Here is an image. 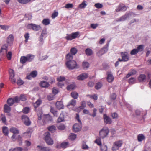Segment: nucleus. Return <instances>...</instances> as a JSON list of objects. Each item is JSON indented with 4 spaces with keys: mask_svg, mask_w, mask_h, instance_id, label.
<instances>
[{
    "mask_svg": "<svg viewBox=\"0 0 151 151\" xmlns=\"http://www.w3.org/2000/svg\"><path fill=\"white\" fill-rule=\"evenodd\" d=\"M146 79V76L144 74L140 75L138 78V80L140 82L143 81Z\"/></svg>",
    "mask_w": 151,
    "mask_h": 151,
    "instance_id": "nucleus-23",
    "label": "nucleus"
},
{
    "mask_svg": "<svg viewBox=\"0 0 151 151\" xmlns=\"http://www.w3.org/2000/svg\"><path fill=\"white\" fill-rule=\"evenodd\" d=\"M27 28L28 29H32L35 31H37L40 29L41 27L39 25L33 24H30L27 25Z\"/></svg>",
    "mask_w": 151,
    "mask_h": 151,
    "instance_id": "nucleus-6",
    "label": "nucleus"
},
{
    "mask_svg": "<svg viewBox=\"0 0 151 151\" xmlns=\"http://www.w3.org/2000/svg\"><path fill=\"white\" fill-rule=\"evenodd\" d=\"M138 52V50L136 49H134L131 51L130 54L132 55H134L137 54Z\"/></svg>",
    "mask_w": 151,
    "mask_h": 151,
    "instance_id": "nucleus-51",
    "label": "nucleus"
},
{
    "mask_svg": "<svg viewBox=\"0 0 151 151\" xmlns=\"http://www.w3.org/2000/svg\"><path fill=\"white\" fill-rule=\"evenodd\" d=\"M22 119L24 124L26 126H29L31 124V122L29 118L26 115H23L22 116Z\"/></svg>",
    "mask_w": 151,
    "mask_h": 151,
    "instance_id": "nucleus-8",
    "label": "nucleus"
},
{
    "mask_svg": "<svg viewBox=\"0 0 151 151\" xmlns=\"http://www.w3.org/2000/svg\"><path fill=\"white\" fill-rule=\"evenodd\" d=\"M17 83L19 85H21L24 83V82L21 79L19 78L17 81Z\"/></svg>",
    "mask_w": 151,
    "mask_h": 151,
    "instance_id": "nucleus-60",
    "label": "nucleus"
},
{
    "mask_svg": "<svg viewBox=\"0 0 151 151\" xmlns=\"http://www.w3.org/2000/svg\"><path fill=\"white\" fill-rule=\"evenodd\" d=\"M108 44H107L103 48L101 49L97 53V55L98 57L101 56L102 55H103L108 51Z\"/></svg>",
    "mask_w": 151,
    "mask_h": 151,
    "instance_id": "nucleus-7",
    "label": "nucleus"
},
{
    "mask_svg": "<svg viewBox=\"0 0 151 151\" xmlns=\"http://www.w3.org/2000/svg\"><path fill=\"white\" fill-rule=\"evenodd\" d=\"M37 148H38V150L39 151H49L50 150L48 147H43L40 145H38Z\"/></svg>",
    "mask_w": 151,
    "mask_h": 151,
    "instance_id": "nucleus-18",
    "label": "nucleus"
},
{
    "mask_svg": "<svg viewBox=\"0 0 151 151\" xmlns=\"http://www.w3.org/2000/svg\"><path fill=\"white\" fill-rule=\"evenodd\" d=\"M127 8L123 4H120L118 6L116 9V11L119 12L120 11H125L126 10Z\"/></svg>",
    "mask_w": 151,
    "mask_h": 151,
    "instance_id": "nucleus-14",
    "label": "nucleus"
},
{
    "mask_svg": "<svg viewBox=\"0 0 151 151\" xmlns=\"http://www.w3.org/2000/svg\"><path fill=\"white\" fill-rule=\"evenodd\" d=\"M88 76V74L87 73H82L77 77V79L79 80H82L87 78Z\"/></svg>",
    "mask_w": 151,
    "mask_h": 151,
    "instance_id": "nucleus-15",
    "label": "nucleus"
},
{
    "mask_svg": "<svg viewBox=\"0 0 151 151\" xmlns=\"http://www.w3.org/2000/svg\"><path fill=\"white\" fill-rule=\"evenodd\" d=\"M104 123L105 124H111L112 122L111 119L106 114H104L103 116Z\"/></svg>",
    "mask_w": 151,
    "mask_h": 151,
    "instance_id": "nucleus-13",
    "label": "nucleus"
},
{
    "mask_svg": "<svg viewBox=\"0 0 151 151\" xmlns=\"http://www.w3.org/2000/svg\"><path fill=\"white\" fill-rule=\"evenodd\" d=\"M22 148L21 147H18L14 148H11L9 149V151H22Z\"/></svg>",
    "mask_w": 151,
    "mask_h": 151,
    "instance_id": "nucleus-36",
    "label": "nucleus"
},
{
    "mask_svg": "<svg viewBox=\"0 0 151 151\" xmlns=\"http://www.w3.org/2000/svg\"><path fill=\"white\" fill-rule=\"evenodd\" d=\"M47 32L45 29H43L41 35L40 36L39 41L40 42H42L43 40V37L47 35Z\"/></svg>",
    "mask_w": 151,
    "mask_h": 151,
    "instance_id": "nucleus-16",
    "label": "nucleus"
},
{
    "mask_svg": "<svg viewBox=\"0 0 151 151\" xmlns=\"http://www.w3.org/2000/svg\"><path fill=\"white\" fill-rule=\"evenodd\" d=\"M42 23L44 24L47 25L50 24V21L49 19H45L43 20Z\"/></svg>",
    "mask_w": 151,
    "mask_h": 151,
    "instance_id": "nucleus-42",
    "label": "nucleus"
},
{
    "mask_svg": "<svg viewBox=\"0 0 151 151\" xmlns=\"http://www.w3.org/2000/svg\"><path fill=\"white\" fill-rule=\"evenodd\" d=\"M114 144L116 145L117 147L119 148L120 147L122 144V142L121 141H119L115 142Z\"/></svg>",
    "mask_w": 151,
    "mask_h": 151,
    "instance_id": "nucleus-39",
    "label": "nucleus"
},
{
    "mask_svg": "<svg viewBox=\"0 0 151 151\" xmlns=\"http://www.w3.org/2000/svg\"><path fill=\"white\" fill-rule=\"evenodd\" d=\"M98 26L97 24H91L90 25V27L93 29H96Z\"/></svg>",
    "mask_w": 151,
    "mask_h": 151,
    "instance_id": "nucleus-52",
    "label": "nucleus"
},
{
    "mask_svg": "<svg viewBox=\"0 0 151 151\" xmlns=\"http://www.w3.org/2000/svg\"><path fill=\"white\" fill-rule=\"evenodd\" d=\"M109 132V129L107 127H104L99 132V136L101 138L104 139L108 134Z\"/></svg>",
    "mask_w": 151,
    "mask_h": 151,
    "instance_id": "nucleus-2",
    "label": "nucleus"
},
{
    "mask_svg": "<svg viewBox=\"0 0 151 151\" xmlns=\"http://www.w3.org/2000/svg\"><path fill=\"white\" fill-rule=\"evenodd\" d=\"M0 27L1 29L5 30H6L8 29L9 27L6 25H0Z\"/></svg>",
    "mask_w": 151,
    "mask_h": 151,
    "instance_id": "nucleus-55",
    "label": "nucleus"
},
{
    "mask_svg": "<svg viewBox=\"0 0 151 151\" xmlns=\"http://www.w3.org/2000/svg\"><path fill=\"white\" fill-rule=\"evenodd\" d=\"M40 86L42 87L47 88L49 86L48 83L45 81H41L40 83Z\"/></svg>",
    "mask_w": 151,
    "mask_h": 151,
    "instance_id": "nucleus-22",
    "label": "nucleus"
},
{
    "mask_svg": "<svg viewBox=\"0 0 151 151\" xmlns=\"http://www.w3.org/2000/svg\"><path fill=\"white\" fill-rule=\"evenodd\" d=\"M20 100L23 101H25L26 99V98L25 96L23 95H21L20 96Z\"/></svg>",
    "mask_w": 151,
    "mask_h": 151,
    "instance_id": "nucleus-61",
    "label": "nucleus"
},
{
    "mask_svg": "<svg viewBox=\"0 0 151 151\" xmlns=\"http://www.w3.org/2000/svg\"><path fill=\"white\" fill-rule=\"evenodd\" d=\"M30 0H17L18 2L23 4H26L29 2Z\"/></svg>",
    "mask_w": 151,
    "mask_h": 151,
    "instance_id": "nucleus-48",
    "label": "nucleus"
},
{
    "mask_svg": "<svg viewBox=\"0 0 151 151\" xmlns=\"http://www.w3.org/2000/svg\"><path fill=\"white\" fill-rule=\"evenodd\" d=\"M85 52L86 54L88 56H91L93 54V52L92 49L89 48H87L85 50Z\"/></svg>",
    "mask_w": 151,
    "mask_h": 151,
    "instance_id": "nucleus-20",
    "label": "nucleus"
},
{
    "mask_svg": "<svg viewBox=\"0 0 151 151\" xmlns=\"http://www.w3.org/2000/svg\"><path fill=\"white\" fill-rule=\"evenodd\" d=\"M3 132L6 135H8V129L6 127H4L3 128Z\"/></svg>",
    "mask_w": 151,
    "mask_h": 151,
    "instance_id": "nucleus-34",
    "label": "nucleus"
},
{
    "mask_svg": "<svg viewBox=\"0 0 151 151\" xmlns=\"http://www.w3.org/2000/svg\"><path fill=\"white\" fill-rule=\"evenodd\" d=\"M10 131L14 134H18L19 133V131L15 128H10Z\"/></svg>",
    "mask_w": 151,
    "mask_h": 151,
    "instance_id": "nucleus-27",
    "label": "nucleus"
},
{
    "mask_svg": "<svg viewBox=\"0 0 151 151\" xmlns=\"http://www.w3.org/2000/svg\"><path fill=\"white\" fill-rule=\"evenodd\" d=\"M73 7V4H72L68 3L65 5L64 7L67 9L72 8Z\"/></svg>",
    "mask_w": 151,
    "mask_h": 151,
    "instance_id": "nucleus-50",
    "label": "nucleus"
},
{
    "mask_svg": "<svg viewBox=\"0 0 151 151\" xmlns=\"http://www.w3.org/2000/svg\"><path fill=\"white\" fill-rule=\"evenodd\" d=\"M107 79L109 83L112 82L114 79V77L111 72H108L107 73Z\"/></svg>",
    "mask_w": 151,
    "mask_h": 151,
    "instance_id": "nucleus-12",
    "label": "nucleus"
},
{
    "mask_svg": "<svg viewBox=\"0 0 151 151\" xmlns=\"http://www.w3.org/2000/svg\"><path fill=\"white\" fill-rule=\"evenodd\" d=\"M86 106V102L83 101L81 102V106L78 108L80 109H83Z\"/></svg>",
    "mask_w": 151,
    "mask_h": 151,
    "instance_id": "nucleus-26",
    "label": "nucleus"
},
{
    "mask_svg": "<svg viewBox=\"0 0 151 151\" xmlns=\"http://www.w3.org/2000/svg\"><path fill=\"white\" fill-rule=\"evenodd\" d=\"M48 130L52 133H53L55 131L56 128L54 126L52 125L48 127Z\"/></svg>",
    "mask_w": 151,
    "mask_h": 151,
    "instance_id": "nucleus-30",
    "label": "nucleus"
},
{
    "mask_svg": "<svg viewBox=\"0 0 151 151\" xmlns=\"http://www.w3.org/2000/svg\"><path fill=\"white\" fill-rule=\"evenodd\" d=\"M12 56V53L11 52H9L6 55V57L9 60H10Z\"/></svg>",
    "mask_w": 151,
    "mask_h": 151,
    "instance_id": "nucleus-58",
    "label": "nucleus"
},
{
    "mask_svg": "<svg viewBox=\"0 0 151 151\" xmlns=\"http://www.w3.org/2000/svg\"><path fill=\"white\" fill-rule=\"evenodd\" d=\"M79 34L78 32H76L74 33H73L71 34H67L65 37L66 39L67 40H71L73 39H75L76 38Z\"/></svg>",
    "mask_w": 151,
    "mask_h": 151,
    "instance_id": "nucleus-5",
    "label": "nucleus"
},
{
    "mask_svg": "<svg viewBox=\"0 0 151 151\" xmlns=\"http://www.w3.org/2000/svg\"><path fill=\"white\" fill-rule=\"evenodd\" d=\"M130 14L129 13L126 14L122 16L119 18H117L116 19L117 22L124 21L127 19L129 18Z\"/></svg>",
    "mask_w": 151,
    "mask_h": 151,
    "instance_id": "nucleus-10",
    "label": "nucleus"
},
{
    "mask_svg": "<svg viewBox=\"0 0 151 151\" xmlns=\"http://www.w3.org/2000/svg\"><path fill=\"white\" fill-rule=\"evenodd\" d=\"M82 148L84 150H87L89 147L85 143H83L82 145Z\"/></svg>",
    "mask_w": 151,
    "mask_h": 151,
    "instance_id": "nucleus-49",
    "label": "nucleus"
},
{
    "mask_svg": "<svg viewBox=\"0 0 151 151\" xmlns=\"http://www.w3.org/2000/svg\"><path fill=\"white\" fill-rule=\"evenodd\" d=\"M89 63L86 61L83 62L82 63V66L84 69H87L89 67Z\"/></svg>",
    "mask_w": 151,
    "mask_h": 151,
    "instance_id": "nucleus-33",
    "label": "nucleus"
},
{
    "mask_svg": "<svg viewBox=\"0 0 151 151\" xmlns=\"http://www.w3.org/2000/svg\"><path fill=\"white\" fill-rule=\"evenodd\" d=\"M70 52L72 55H75L78 52L77 50L75 47L72 48L70 50Z\"/></svg>",
    "mask_w": 151,
    "mask_h": 151,
    "instance_id": "nucleus-29",
    "label": "nucleus"
},
{
    "mask_svg": "<svg viewBox=\"0 0 151 151\" xmlns=\"http://www.w3.org/2000/svg\"><path fill=\"white\" fill-rule=\"evenodd\" d=\"M95 6L98 8H101L103 7V5L102 4L100 3H96L95 4Z\"/></svg>",
    "mask_w": 151,
    "mask_h": 151,
    "instance_id": "nucleus-59",
    "label": "nucleus"
},
{
    "mask_svg": "<svg viewBox=\"0 0 151 151\" xmlns=\"http://www.w3.org/2000/svg\"><path fill=\"white\" fill-rule=\"evenodd\" d=\"M45 140L49 145H52L53 144V141L50 138V134L49 132L45 134Z\"/></svg>",
    "mask_w": 151,
    "mask_h": 151,
    "instance_id": "nucleus-4",
    "label": "nucleus"
},
{
    "mask_svg": "<svg viewBox=\"0 0 151 151\" xmlns=\"http://www.w3.org/2000/svg\"><path fill=\"white\" fill-rule=\"evenodd\" d=\"M121 55L123 61L126 62L129 60V55L127 52H123L121 53Z\"/></svg>",
    "mask_w": 151,
    "mask_h": 151,
    "instance_id": "nucleus-9",
    "label": "nucleus"
},
{
    "mask_svg": "<svg viewBox=\"0 0 151 151\" xmlns=\"http://www.w3.org/2000/svg\"><path fill=\"white\" fill-rule=\"evenodd\" d=\"M1 119L3 122L5 123L6 122V118L5 116L3 114H1Z\"/></svg>",
    "mask_w": 151,
    "mask_h": 151,
    "instance_id": "nucleus-62",
    "label": "nucleus"
},
{
    "mask_svg": "<svg viewBox=\"0 0 151 151\" xmlns=\"http://www.w3.org/2000/svg\"><path fill=\"white\" fill-rule=\"evenodd\" d=\"M22 111L25 114L28 113L29 111V109L28 107H25L23 109Z\"/></svg>",
    "mask_w": 151,
    "mask_h": 151,
    "instance_id": "nucleus-53",
    "label": "nucleus"
},
{
    "mask_svg": "<svg viewBox=\"0 0 151 151\" xmlns=\"http://www.w3.org/2000/svg\"><path fill=\"white\" fill-rule=\"evenodd\" d=\"M145 138L144 136L142 134H139L137 136V139L139 142H141Z\"/></svg>",
    "mask_w": 151,
    "mask_h": 151,
    "instance_id": "nucleus-28",
    "label": "nucleus"
},
{
    "mask_svg": "<svg viewBox=\"0 0 151 151\" xmlns=\"http://www.w3.org/2000/svg\"><path fill=\"white\" fill-rule=\"evenodd\" d=\"M67 67L69 69H73L77 68L78 65L74 60L67 61L66 63Z\"/></svg>",
    "mask_w": 151,
    "mask_h": 151,
    "instance_id": "nucleus-3",
    "label": "nucleus"
},
{
    "mask_svg": "<svg viewBox=\"0 0 151 151\" xmlns=\"http://www.w3.org/2000/svg\"><path fill=\"white\" fill-rule=\"evenodd\" d=\"M66 58L67 61H72L73 59V56L71 54L68 53L67 54L66 56Z\"/></svg>",
    "mask_w": 151,
    "mask_h": 151,
    "instance_id": "nucleus-31",
    "label": "nucleus"
},
{
    "mask_svg": "<svg viewBox=\"0 0 151 151\" xmlns=\"http://www.w3.org/2000/svg\"><path fill=\"white\" fill-rule=\"evenodd\" d=\"M34 58V55L31 54H28L26 56H23L20 58V62L22 64H24L26 62L32 61Z\"/></svg>",
    "mask_w": 151,
    "mask_h": 151,
    "instance_id": "nucleus-1",
    "label": "nucleus"
},
{
    "mask_svg": "<svg viewBox=\"0 0 151 151\" xmlns=\"http://www.w3.org/2000/svg\"><path fill=\"white\" fill-rule=\"evenodd\" d=\"M32 132V129H31L29 128L27 130L26 132L24 133L23 134V135L24 136L26 135V136H27L26 137L27 138H29L31 137Z\"/></svg>",
    "mask_w": 151,
    "mask_h": 151,
    "instance_id": "nucleus-17",
    "label": "nucleus"
},
{
    "mask_svg": "<svg viewBox=\"0 0 151 151\" xmlns=\"http://www.w3.org/2000/svg\"><path fill=\"white\" fill-rule=\"evenodd\" d=\"M69 144L68 142H64L61 144L60 146L63 148H65L68 147Z\"/></svg>",
    "mask_w": 151,
    "mask_h": 151,
    "instance_id": "nucleus-40",
    "label": "nucleus"
},
{
    "mask_svg": "<svg viewBox=\"0 0 151 151\" xmlns=\"http://www.w3.org/2000/svg\"><path fill=\"white\" fill-rule=\"evenodd\" d=\"M64 115L63 113H61L58 119V122H61L63 121L64 120Z\"/></svg>",
    "mask_w": 151,
    "mask_h": 151,
    "instance_id": "nucleus-37",
    "label": "nucleus"
},
{
    "mask_svg": "<svg viewBox=\"0 0 151 151\" xmlns=\"http://www.w3.org/2000/svg\"><path fill=\"white\" fill-rule=\"evenodd\" d=\"M87 4L86 3V1H84L79 6V7L80 8H84L86 6Z\"/></svg>",
    "mask_w": 151,
    "mask_h": 151,
    "instance_id": "nucleus-41",
    "label": "nucleus"
},
{
    "mask_svg": "<svg viewBox=\"0 0 151 151\" xmlns=\"http://www.w3.org/2000/svg\"><path fill=\"white\" fill-rule=\"evenodd\" d=\"M76 104V100L72 99L68 104L67 106L68 107L71 105L73 106H75Z\"/></svg>",
    "mask_w": 151,
    "mask_h": 151,
    "instance_id": "nucleus-24",
    "label": "nucleus"
},
{
    "mask_svg": "<svg viewBox=\"0 0 151 151\" xmlns=\"http://www.w3.org/2000/svg\"><path fill=\"white\" fill-rule=\"evenodd\" d=\"M138 50V52L139 51H142L143 49V46L142 45H140L137 49Z\"/></svg>",
    "mask_w": 151,
    "mask_h": 151,
    "instance_id": "nucleus-64",
    "label": "nucleus"
},
{
    "mask_svg": "<svg viewBox=\"0 0 151 151\" xmlns=\"http://www.w3.org/2000/svg\"><path fill=\"white\" fill-rule=\"evenodd\" d=\"M30 75L32 77L35 78L36 77L37 75V72L36 71H34L31 72Z\"/></svg>",
    "mask_w": 151,
    "mask_h": 151,
    "instance_id": "nucleus-46",
    "label": "nucleus"
},
{
    "mask_svg": "<svg viewBox=\"0 0 151 151\" xmlns=\"http://www.w3.org/2000/svg\"><path fill=\"white\" fill-rule=\"evenodd\" d=\"M7 103L10 106L12 105L14 103L13 99L10 98L9 99L7 100Z\"/></svg>",
    "mask_w": 151,
    "mask_h": 151,
    "instance_id": "nucleus-32",
    "label": "nucleus"
},
{
    "mask_svg": "<svg viewBox=\"0 0 151 151\" xmlns=\"http://www.w3.org/2000/svg\"><path fill=\"white\" fill-rule=\"evenodd\" d=\"M75 86L74 84H71L69 85H68L67 87V89L68 90H71L74 89L75 88Z\"/></svg>",
    "mask_w": 151,
    "mask_h": 151,
    "instance_id": "nucleus-43",
    "label": "nucleus"
},
{
    "mask_svg": "<svg viewBox=\"0 0 151 151\" xmlns=\"http://www.w3.org/2000/svg\"><path fill=\"white\" fill-rule=\"evenodd\" d=\"M81 129V124H76L73 126V130L75 132H77L80 131Z\"/></svg>",
    "mask_w": 151,
    "mask_h": 151,
    "instance_id": "nucleus-11",
    "label": "nucleus"
},
{
    "mask_svg": "<svg viewBox=\"0 0 151 151\" xmlns=\"http://www.w3.org/2000/svg\"><path fill=\"white\" fill-rule=\"evenodd\" d=\"M24 36L25 39V42H27L29 37V34L28 33H27L25 34Z\"/></svg>",
    "mask_w": 151,
    "mask_h": 151,
    "instance_id": "nucleus-57",
    "label": "nucleus"
},
{
    "mask_svg": "<svg viewBox=\"0 0 151 151\" xmlns=\"http://www.w3.org/2000/svg\"><path fill=\"white\" fill-rule=\"evenodd\" d=\"M47 99L50 101L53 100L54 98V96L52 94H50L47 96Z\"/></svg>",
    "mask_w": 151,
    "mask_h": 151,
    "instance_id": "nucleus-56",
    "label": "nucleus"
},
{
    "mask_svg": "<svg viewBox=\"0 0 151 151\" xmlns=\"http://www.w3.org/2000/svg\"><path fill=\"white\" fill-rule=\"evenodd\" d=\"M129 83L132 84L134 83L135 82V79L134 78H131L129 81Z\"/></svg>",
    "mask_w": 151,
    "mask_h": 151,
    "instance_id": "nucleus-54",
    "label": "nucleus"
},
{
    "mask_svg": "<svg viewBox=\"0 0 151 151\" xmlns=\"http://www.w3.org/2000/svg\"><path fill=\"white\" fill-rule=\"evenodd\" d=\"M42 102V101L40 99H38L37 101L34 104V106L35 108H37L41 104Z\"/></svg>",
    "mask_w": 151,
    "mask_h": 151,
    "instance_id": "nucleus-25",
    "label": "nucleus"
},
{
    "mask_svg": "<svg viewBox=\"0 0 151 151\" xmlns=\"http://www.w3.org/2000/svg\"><path fill=\"white\" fill-rule=\"evenodd\" d=\"M72 97L74 99H77L78 96V93L76 92H72L71 93Z\"/></svg>",
    "mask_w": 151,
    "mask_h": 151,
    "instance_id": "nucleus-35",
    "label": "nucleus"
},
{
    "mask_svg": "<svg viewBox=\"0 0 151 151\" xmlns=\"http://www.w3.org/2000/svg\"><path fill=\"white\" fill-rule=\"evenodd\" d=\"M65 79V77L62 76L58 77L57 78V80L59 82L64 81Z\"/></svg>",
    "mask_w": 151,
    "mask_h": 151,
    "instance_id": "nucleus-44",
    "label": "nucleus"
},
{
    "mask_svg": "<svg viewBox=\"0 0 151 151\" xmlns=\"http://www.w3.org/2000/svg\"><path fill=\"white\" fill-rule=\"evenodd\" d=\"M10 110L11 108L10 106H9L6 104H5L4 105V111L5 113H8V115H10V114L9 113V112L10 111Z\"/></svg>",
    "mask_w": 151,
    "mask_h": 151,
    "instance_id": "nucleus-21",
    "label": "nucleus"
},
{
    "mask_svg": "<svg viewBox=\"0 0 151 151\" xmlns=\"http://www.w3.org/2000/svg\"><path fill=\"white\" fill-rule=\"evenodd\" d=\"M57 108L59 109H63L64 106L63 104V103L61 101H57L56 104Z\"/></svg>",
    "mask_w": 151,
    "mask_h": 151,
    "instance_id": "nucleus-19",
    "label": "nucleus"
},
{
    "mask_svg": "<svg viewBox=\"0 0 151 151\" xmlns=\"http://www.w3.org/2000/svg\"><path fill=\"white\" fill-rule=\"evenodd\" d=\"M65 128V126L64 124H60L58 126V128L60 130H63Z\"/></svg>",
    "mask_w": 151,
    "mask_h": 151,
    "instance_id": "nucleus-47",
    "label": "nucleus"
},
{
    "mask_svg": "<svg viewBox=\"0 0 151 151\" xmlns=\"http://www.w3.org/2000/svg\"><path fill=\"white\" fill-rule=\"evenodd\" d=\"M76 137V135L74 133H71L69 136V138L72 140H75Z\"/></svg>",
    "mask_w": 151,
    "mask_h": 151,
    "instance_id": "nucleus-38",
    "label": "nucleus"
},
{
    "mask_svg": "<svg viewBox=\"0 0 151 151\" xmlns=\"http://www.w3.org/2000/svg\"><path fill=\"white\" fill-rule=\"evenodd\" d=\"M102 86V84L100 82H98L96 83V86L95 88L96 89H98L100 88Z\"/></svg>",
    "mask_w": 151,
    "mask_h": 151,
    "instance_id": "nucleus-45",
    "label": "nucleus"
},
{
    "mask_svg": "<svg viewBox=\"0 0 151 151\" xmlns=\"http://www.w3.org/2000/svg\"><path fill=\"white\" fill-rule=\"evenodd\" d=\"M58 88H57L55 87L53 88L52 90V93L54 94V95H55L58 93Z\"/></svg>",
    "mask_w": 151,
    "mask_h": 151,
    "instance_id": "nucleus-63",
    "label": "nucleus"
}]
</instances>
